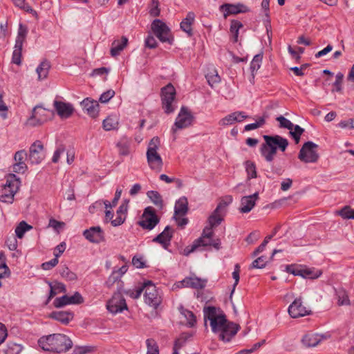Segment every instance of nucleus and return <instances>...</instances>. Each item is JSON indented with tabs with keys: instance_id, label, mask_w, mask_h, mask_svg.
Here are the masks:
<instances>
[{
	"instance_id": "f257e3e1",
	"label": "nucleus",
	"mask_w": 354,
	"mask_h": 354,
	"mask_svg": "<svg viewBox=\"0 0 354 354\" xmlns=\"http://www.w3.org/2000/svg\"><path fill=\"white\" fill-rule=\"evenodd\" d=\"M204 317L210 322L212 332L223 342H230L239 330V326L228 322L225 314L214 306L205 308Z\"/></svg>"
},
{
	"instance_id": "f03ea898",
	"label": "nucleus",
	"mask_w": 354,
	"mask_h": 354,
	"mask_svg": "<svg viewBox=\"0 0 354 354\" xmlns=\"http://www.w3.org/2000/svg\"><path fill=\"white\" fill-rule=\"evenodd\" d=\"M38 344L44 351L62 353L68 351L72 347L73 342L66 335L55 333L40 337Z\"/></svg>"
},
{
	"instance_id": "7ed1b4c3",
	"label": "nucleus",
	"mask_w": 354,
	"mask_h": 354,
	"mask_svg": "<svg viewBox=\"0 0 354 354\" xmlns=\"http://www.w3.org/2000/svg\"><path fill=\"white\" fill-rule=\"evenodd\" d=\"M263 138L265 142L261 144L259 151L266 161L269 163L273 162L277 149L283 152L288 146V140L278 135H264Z\"/></svg>"
},
{
	"instance_id": "20e7f679",
	"label": "nucleus",
	"mask_w": 354,
	"mask_h": 354,
	"mask_svg": "<svg viewBox=\"0 0 354 354\" xmlns=\"http://www.w3.org/2000/svg\"><path fill=\"white\" fill-rule=\"evenodd\" d=\"M160 142L158 137H153L149 143L146 154L149 167L157 172L162 170L163 165L162 159L158 153Z\"/></svg>"
},
{
	"instance_id": "39448f33",
	"label": "nucleus",
	"mask_w": 354,
	"mask_h": 354,
	"mask_svg": "<svg viewBox=\"0 0 354 354\" xmlns=\"http://www.w3.org/2000/svg\"><path fill=\"white\" fill-rule=\"evenodd\" d=\"M19 183L15 174H12L6 178V183L0 189V197L3 202L12 203L14 196L19 189Z\"/></svg>"
},
{
	"instance_id": "423d86ee",
	"label": "nucleus",
	"mask_w": 354,
	"mask_h": 354,
	"mask_svg": "<svg viewBox=\"0 0 354 354\" xmlns=\"http://www.w3.org/2000/svg\"><path fill=\"white\" fill-rule=\"evenodd\" d=\"M318 145L312 141L305 142L301 148L298 158L305 163H315L317 162L319 156L317 151Z\"/></svg>"
},
{
	"instance_id": "0eeeda50",
	"label": "nucleus",
	"mask_w": 354,
	"mask_h": 354,
	"mask_svg": "<svg viewBox=\"0 0 354 354\" xmlns=\"http://www.w3.org/2000/svg\"><path fill=\"white\" fill-rule=\"evenodd\" d=\"M175 95L176 89L171 83H169L167 85L161 88V100L162 109L167 114L173 113L175 110L174 106L172 105V102L175 99Z\"/></svg>"
},
{
	"instance_id": "6e6552de",
	"label": "nucleus",
	"mask_w": 354,
	"mask_h": 354,
	"mask_svg": "<svg viewBox=\"0 0 354 354\" xmlns=\"http://www.w3.org/2000/svg\"><path fill=\"white\" fill-rule=\"evenodd\" d=\"M151 30L154 35L161 42L171 44L173 37L171 35L170 29L160 19H154L151 24Z\"/></svg>"
},
{
	"instance_id": "1a4fd4ad",
	"label": "nucleus",
	"mask_w": 354,
	"mask_h": 354,
	"mask_svg": "<svg viewBox=\"0 0 354 354\" xmlns=\"http://www.w3.org/2000/svg\"><path fill=\"white\" fill-rule=\"evenodd\" d=\"M106 309L113 315L122 313L124 310L128 309L126 300L122 296L120 289H118L107 301Z\"/></svg>"
},
{
	"instance_id": "9d476101",
	"label": "nucleus",
	"mask_w": 354,
	"mask_h": 354,
	"mask_svg": "<svg viewBox=\"0 0 354 354\" xmlns=\"http://www.w3.org/2000/svg\"><path fill=\"white\" fill-rule=\"evenodd\" d=\"M144 290L145 303L156 308L160 304L161 300L156 286L153 284L151 281H147L143 283V291Z\"/></svg>"
},
{
	"instance_id": "9b49d317",
	"label": "nucleus",
	"mask_w": 354,
	"mask_h": 354,
	"mask_svg": "<svg viewBox=\"0 0 354 354\" xmlns=\"http://www.w3.org/2000/svg\"><path fill=\"white\" fill-rule=\"evenodd\" d=\"M193 119L194 117L188 109L182 106L171 131L175 133L177 129H182L189 127L193 122Z\"/></svg>"
},
{
	"instance_id": "f8f14e48",
	"label": "nucleus",
	"mask_w": 354,
	"mask_h": 354,
	"mask_svg": "<svg viewBox=\"0 0 354 354\" xmlns=\"http://www.w3.org/2000/svg\"><path fill=\"white\" fill-rule=\"evenodd\" d=\"M159 223V218L152 207H147L145 209L142 214V220L140 221V225L144 228L151 230Z\"/></svg>"
},
{
	"instance_id": "ddd939ff",
	"label": "nucleus",
	"mask_w": 354,
	"mask_h": 354,
	"mask_svg": "<svg viewBox=\"0 0 354 354\" xmlns=\"http://www.w3.org/2000/svg\"><path fill=\"white\" fill-rule=\"evenodd\" d=\"M219 10L223 13V17L227 19V17L230 15L248 12L250 11V8L241 3H225L220 6Z\"/></svg>"
},
{
	"instance_id": "4468645a",
	"label": "nucleus",
	"mask_w": 354,
	"mask_h": 354,
	"mask_svg": "<svg viewBox=\"0 0 354 354\" xmlns=\"http://www.w3.org/2000/svg\"><path fill=\"white\" fill-rule=\"evenodd\" d=\"M45 158L44 147L40 140L34 142L29 148L28 160L31 164H39Z\"/></svg>"
},
{
	"instance_id": "2eb2a0df",
	"label": "nucleus",
	"mask_w": 354,
	"mask_h": 354,
	"mask_svg": "<svg viewBox=\"0 0 354 354\" xmlns=\"http://www.w3.org/2000/svg\"><path fill=\"white\" fill-rule=\"evenodd\" d=\"M83 301L84 299L82 295L78 292H75L72 296L65 295L62 297H57L53 301V306L55 308H59L69 304H80Z\"/></svg>"
},
{
	"instance_id": "dca6fc26",
	"label": "nucleus",
	"mask_w": 354,
	"mask_h": 354,
	"mask_svg": "<svg viewBox=\"0 0 354 354\" xmlns=\"http://www.w3.org/2000/svg\"><path fill=\"white\" fill-rule=\"evenodd\" d=\"M83 235L91 243H100L104 241V234L100 226L91 227L83 232Z\"/></svg>"
},
{
	"instance_id": "f3484780",
	"label": "nucleus",
	"mask_w": 354,
	"mask_h": 354,
	"mask_svg": "<svg viewBox=\"0 0 354 354\" xmlns=\"http://www.w3.org/2000/svg\"><path fill=\"white\" fill-rule=\"evenodd\" d=\"M310 310L304 306L301 299H296L288 307V313L292 318H298L310 314Z\"/></svg>"
},
{
	"instance_id": "a211bd4d",
	"label": "nucleus",
	"mask_w": 354,
	"mask_h": 354,
	"mask_svg": "<svg viewBox=\"0 0 354 354\" xmlns=\"http://www.w3.org/2000/svg\"><path fill=\"white\" fill-rule=\"evenodd\" d=\"M328 337V335L308 333L303 337L301 342L306 347H314Z\"/></svg>"
},
{
	"instance_id": "6ab92c4d",
	"label": "nucleus",
	"mask_w": 354,
	"mask_h": 354,
	"mask_svg": "<svg viewBox=\"0 0 354 354\" xmlns=\"http://www.w3.org/2000/svg\"><path fill=\"white\" fill-rule=\"evenodd\" d=\"M27 158V153L25 150H20L15 153L13 165V171L19 174H24L27 169V165L24 160Z\"/></svg>"
},
{
	"instance_id": "aec40b11",
	"label": "nucleus",
	"mask_w": 354,
	"mask_h": 354,
	"mask_svg": "<svg viewBox=\"0 0 354 354\" xmlns=\"http://www.w3.org/2000/svg\"><path fill=\"white\" fill-rule=\"evenodd\" d=\"M225 205V203H220L209 216L208 223L211 227L218 226L223 221Z\"/></svg>"
},
{
	"instance_id": "412c9836",
	"label": "nucleus",
	"mask_w": 354,
	"mask_h": 354,
	"mask_svg": "<svg viewBox=\"0 0 354 354\" xmlns=\"http://www.w3.org/2000/svg\"><path fill=\"white\" fill-rule=\"evenodd\" d=\"M248 118V115L243 111H235L233 112L225 118H222L218 124L221 126H227L234 124L235 122H241L244 119Z\"/></svg>"
},
{
	"instance_id": "4be33fe9",
	"label": "nucleus",
	"mask_w": 354,
	"mask_h": 354,
	"mask_svg": "<svg viewBox=\"0 0 354 354\" xmlns=\"http://www.w3.org/2000/svg\"><path fill=\"white\" fill-rule=\"evenodd\" d=\"M259 198V194L257 192L242 197L241 200V207L239 210L241 213L250 212L256 204V201Z\"/></svg>"
},
{
	"instance_id": "5701e85b",
	"label": "nucleus",
	"mask_w": 354,
	"mask_h": 354,
	"mask_svg": "<svg viewBox=\"0 0 354 354\" xmlns=\"http://www.w3.org/2000/svg\"><path fill=\"white\" fill-rule=\"evenodd\" d=\"M172 233L171 228L169 226H167L160 234L153 239V241L160 243L165 249H167L170 245Z\"/></svg>"
},
{
	"instance_id": "b1692460",
	"label": "nucleus",
	"mask_w": 354,
	"mask_h": 354,
	"mask_svg": "<svg viewBox=\"0 0 354 354\" xmlns=\"http://www.w3.org/2000/svg\"><path fill=\"white\" fill-rule=\"evenodd\" d=\"M54 107L57 114L61 118H67L71 115L73 112V106L71 104L60 101H54Z\"/></svg>"
},
{
	"instance_id": "393cba45",
	"label": "nucleus",
	"mask_w": 354,
	"mask_h": 354,
	"mask_svg": "<svg viewBox=\"0 0 354 354\" xmlns=\"http://www.w3.org/2000/svg\"><path fill=\"white\" fill-rule=\"evenodd\" d=\"M82 106L91 117L95 118L98 115L99 104L97 101L86 98L82 102Z\"/></svg>"
},
{
	"instance_id": "a878e982",
	"label": "nucleus",
	"mask_w": 354,
	"mask_h": 354,
	"mask_svg": "<svg viewBox=\"0 0 354 354\" xmlns=\"http://www.w3.org/2000/svg\"><path fill=\"white\" fill-rule=\"evenodd\" d=\"M184 287L194 289H203L205 287L207 281L196 277H186L181 281Z\"/></svg>"
},
{
	"instance_id": "bb28decb",
	"label": "nucleus",
	"mask_w": 354,
	"mask_h": 354,
	"mask_svg": "<svg viewBox=\"0 0 354 354\" xmlns=\"http://www.w3.org/2000/svg\"><path fill=\"white\" fill-rule=\"evenodd\" d=\"M44 111L41 106H36L32 110V115L28 119L27 124L32 127L41 124L44 120L40 116Z\"/></svg>"
},
{
	"instance_id": "cd10ccee",
	"label": "nucleus",
	"mask_w": 354,
	"mask_h": 354,
	"mask_svg": "<svg viewBox=\"0 0 354 354\" xmlns=\"http://www.w3.org/2000/svg\"><path fill=\"white\" fill-rule=\"evenodd\" d=\"M212 238L207 239L203 236L197 239L193 242V244L191 246L187 247L183 252L184 255L188 256L190 253L195 251L198 248L201 246H210L212 243Z\"/></svg>"
},
{
	"instance_id": "c85d7f7f",
	"label": "nucleus",
	"mask_w": 354,
	"mask_h": 354,
	"mask_svg": "<svg viewBox=\"0 0 354 354\" xmlns=\"http://www.w3.org/2000/svg\"><path fill=\"white\" fill-rule=\"evenodd\" d=\"M73 313L71 311H54L49 315L50 318L65 325L68 324L73 319Z\"/></svg>"
},
{
	"instance_id": "c756f323",
	"label": "nucleus",
	"mask_w": 354,
	"mask_h": 354,
	"mask_svg": "<svg viewBox=\"0 0 354 354\" xmlns=\"http://www.w3.org/2000/svg\"><path fill=\"white\" fill-rule=\"evenodd\" d=\"M195 14L193 12H189L186 17L180 23V28L187 33L189 36L192 35V26L194 21Z\"/></svg>"
},
{
	"instance_id": "7c9ffc66",
	"label": "nucleus",
	"mask_w": 354,
	"mask_h": 354,
	"mask_svg": "<svg viewBox=\"0 0 354 354\" xmlns=\"http://www.w3.org/2000/svg\"><path fill=\"white\" fill-rule=\"evenodd\" d=\"M188 211V201L186 197L180 198L175 204L174 214L176 216H184Z\"/></svg>"
},
{
	"instance_id": "2f4dec72",
	"label": "nucleus",
	"mask_w": 354,
	"mask_h": 354,
	"mask_svg": "<svg viewBox=\"0 0 354 354\" xmlns=\"http://www.w3.org/2000/svg\"><path fill=\"white\" fill-rule=\"evenodd\" d=\"M127 42L128 39L126 37H122L121 41L115 40L111 44V48L110 50L111 56H118L127 46Z\"/></svg>"
},
{
	"instance_id": "473e14b6",
	"label": "nucleus",
	"mask_w": 354,
	"mask_h": 354,
	"mask_svg": "<svg viewBox=\"0 0 354 354\" xmlns=\"http://www.w3.org/2000/svg\"><path fill=\"white\" fill-rule=\"evenodd\" d=\"M47 283L50 287V292L47 302H48L57 294L60 292L65 293L66 292V286L62 283L55 282V284H53L51 282L49 281H48Z\"/></svg>"
},
{
	"instance_id": "72a5a7b5",
	"label": "nucleus",
	"mask_w": 354,
	"mask_h": 354,
	"mask_svg": "<svg viewBox=\"0 0 354 354\" xmlns=\"http://www.w3.org/2000/svg\"><path fill=\"white\" fill-rule=\"evenodd\" d=\"M50 68V64L47 60H44L40 63L36 69V72L38 75V79L39 80H44L47 77Z\"/></svg>"
},
{
	"instance_id": "f704fd0d",
	"label": "nucleus",
	"mask_w": 354,
	"mask_h": 354,
	"mask_svg": "<svg viewBox=\"0 0 354 354\" xmlns=\"http://www.w3.org/2000/svg\"><path fill=\"white\" fill-rule=\"evenodd\" d=\"M102 126L105 131L115 129L118 126V120L115 116H108L103 120Z\"/></svg>"
},
{
	"instance_id": "c9c22d12",
	"label": "nucleus",
	"mask_w": 354,
	"mask_h": 354,
	"mask_svg": "<svg viewBox=\"0 0 354 354\" xmlns=\"http://www.w3.org/2000/svg\"><path fill=\"white\" fill-rule=\"evenodd\" d=\"M147 196L150 198L151 201L161 209L163 207V201L161 195L156 191H149L147 193Z\"/></svg>"
},
{
	"instance_id": "e433bc0d",
	"label": "nucleus",
	"mask_w": 354,
	"mask_h": 354,
	"mask_svg": "<svg viewBox=\"0 0 354 354\" xmlns=\"http://www.w3.org/2000/svg\"><path fill=\"white\" fill-rule=\"evenodd\" d=\"M32 228V227L28 225L26 221H21L15 228L16 236L19 239H22L24 234Z\"/></svg>"
},
{
	"instance_id": "4c0bfd02",
	"label": "nucleus",
	"mask_w": 354,
	"mask_h": 354,
	"mask_svg": "<svg viewBox=\"0 0 354 354\" xmlns=\"http://www.w3.org/2000/svg\"><path fill=\"white\" fill-rule=\"evenodd\" d=\"M130 142L127 138H124L121 139L117 144L119 149V153L122 156H127L129 153Z\"/></svg>"
},
{
	"instance_id": "58836bf2",
	"label": "nucleus",
	"mask_w": 354,
	"mask_h": 354,
	"mask_svg": "<svg viewBox=\"0 0 354 354\" xmlns=\"http://www.w3.org/2000/svg\"><path fill=\"white\" fill-rule=\"evenodd\" d=\"M23 45L15 44L14 47V50L12 53V62L17 64L20 65L21 63V52H22Z\"/></svg>"
},
{
	"instance_id": "ea45409f",
	"label": "nucleus",
	"mask_w": 354,
	"mask_h": 354,
	"mask_svg": "<svg viewBox=\"0 0 354 354\" xmlns=\"http://www.w3.org/2000/svg\"><path fill=\"white\" fill-rule=\"evenodd\" d=\"M245 167L248 174V179L255 178L257 177L254 162L250 160H247L245 162Z\"/></svg>"
},
{
	"instance_id": "a19ab883",
	"label": "nucleus",
	"mask_w": 354,
	"mask_h": 354,
	"mask_svg": "<svg viewBox=\"0 0 354 354\" xmlns=\"http://www.w3.org/2000/svg\"><path fill=\"white\" fill-rule=\"evenodd\" d=\"M59 273L64 279L68 281H74L77 279L76 274L71 271L69 268L65 265L61 266L59 269Z\"/></svg>"
},
{
	"instance_id": "79ce46f5",
	"label": "nucleus",
	"mask_w": 354,
	"mask_h": 354,
	"mask_svg": "<svg viewBox=\"0 0 354 354\" xmlns=\"http://www.w3.org/2000/svg\"><path fill=\"white\" fill-rule=\"evenodd\" d=\"M27 33V28L25 26L20 24L18 29L17 36L15 40V44L23 45L24 42L26 40Z\"/></svg>"
},
{
	"instance_id": "37998d69",
	"label": "nucleus",
	"mask_w": 354,
	"mask_h": 354,
	"mask_svg": "<svg viewBox=\"0 0 354 354\" xmlns=\"http://www.w3.org/2000/svg\"><path fill=\"white\" fill-rule=\"evenodd\" d=\"M122 294L124 293L125 295L129 296L130 297L133 299H138L140 297L142 292H143V284L138 288H136L134 289H129L127 290H122Z\"/></svg>"
},
{
	"instance_id": "c03bdc74",
	"label": "nucleus",
	"mask_w": 354,
	"mask_h": 354,
	"mask_svg": "<svg viewBox=\"0 0 354 354\" xmlns=\"http://www.w3.org/2000/svg\"><path fill=\"white\" fill-rule=\"evenodd\" d=\"M338 214L344 219H354V209L350 206H344L339 211Z\"/></svg>"
},
{
	"instance_id": "a18cd8bd",
	"label": "nucleus",
	"mask_w": 354,
	"mask_h": 354,
	"mask_svg": "<svg viewBox=\"0 0 354 354\" xmlns=\"http://www.w3.org/2000/svg\"><path fill=\"white\" fill-rule=\"evenodd\" d=\"M21 350V345L14 342H9L5 350V354H19Z\"/></svg>"
},
{
	"instance_id": "49530a36",
	"label": "nucleus",
	"mask_w": 354,
	"mask_h": 354,
	"mask_svg": "<svg viewBox=\"0 0 354 354\" xmlns=\"http://www.w3.org/2000/svg\"><path fill=\"white\" fill-rule=\"evenodd\" d=\"M242 27L243 24L241 21L235 19L231 21L230 31L234 35L235 41H237V38L239 36V30Z\"/></svg>"
},
{
	"instance_id": "de8ad7c7",
	"label": "nucleus",
	"mask_w": 354,
	"mask_h": 354,
	"mask_svg": "<svg viewBox=\"0 0 354 354\" xmlns=\"http://www.w3.org/2000/svg\"><path fill=\"white\" fill-rule=\"evenodd\" d=\"M205 77L211 87H213L214 84H216L221 82V77L216 71H214L213 73H209L206 75Z\"/></svg>"
},
{
	"instance_id": "09e8293b",
	"label": "nucleus",
	"mask_w": 354,
	"mask_h": 354,
	"mask_svg": "<svg viewBox=\"0 0 354 354\" xmlns=\"http://www.w3.org/2000/svg\"><path fill=\"white\" fill-rule=\"evenodd\" d=\"M262 59H263L262 54H257L253 57V59L250 63V69H251L252 73L254 71H257L259 69V68L261 67V62H262Z\"/></svg>"
},
{
	"instance_id": "8fccbe9b",
	"label": "nucleus",
	"mask_w": 354,
	"mask_h": 354,
	"mask_svg": "<svg viewBox=\"0 0 354 354\" xmlns=\"http://www.w3.org/2000/svg\"><path fill=\"white\" fill-rule=\"evenodd\" d=\"M322 271L317 270L315 272L310 268H306L303 267L302 277L308 279H317L322 274Z\"/></svg>"
},
{
	"instance_id": "3c124183",
	"label": "nucleus",
	"mask_w": 354,
	"mask_h": 354,
	"mask_svg": "<svg viewBox=\"0 0 354 354\" xmlns=\"http://www.w3.org/2000/svg\"><path fill=\"white\" fill-rule=\"evenodd\" d=\"M336 296L339 305H345L348 304V297L346 291L343 289L336 290Z\"/></svg>"
},
{
	"instance_id": "603ef678",
	"label": "nucleus",
	"mask_w": 354,
	"mask_h": 354,
	"mask_svg": "<svg viewBox=\"0 0 354 354\" xmlns=\"http://www.w3.org/2000/svg\"><path fill=\"white\" fill-rule=\"evenodd\" d=\"M146 344L147 347V354H159L158 346L153 339H147Z\"/></svg>"
},
{
	"instance_id": "864d4df0",
	"label": "nucleus",
	"mask_w": 354,
	"mask_h": 354,
	"mask_svg": "<svg viewBox=\"0 0 354 354\" xmlns=\"http://www.w3.org/2000/svg\"><path fill=\"white\" fill-rule=\"evenodd\" d=\"M277 120L279 122L280 127L287 129L290 131L293 130L294 124L285 117L280 115L277 118Z\"/></svg>"
},
{
	"instance_id": "5fc2aeb1",
	"label": "nucleus",
	"mask_w": 354,
	"mask_h": 354,
	"mask_svg": "<svg viewBox=\"0 0 354 354\" xmlns=\"http://www.w3.org/2000/svg\"><path fill=\"white\" fill-rule=\"evenodd\" d=\"M158 0H152L149 6V14L152 17H158L160 13Z\"/></svg>"
},
{
	"instance_id": "6e6d98bb",
	"label": "nucleus",
	"mask_w": 354,
	"mask_h": 354,
	"mask_svg": "<svg viewBox=\"0 0 354 354\" xmlns=\"http://www.w3.org/2000/svg\"><path fill=\"white\" fill-rule=\"evenodd\" d=\"M286 270L295 276L302 277L303 267L301 266L289 265L286 266Z\"/></svg>"
},
{
	"instance_id": "4d7b16f0",
	"label": "nucleus",
	"mask_w": 354,
	"mask_h": 354,
	"mask_svg": "<svg viewBox=\"0 0 354 354\" xmlns=\"http://www.w3.org/2000/svg\"><path fill=\"white\" fill-rule=\"evenodd\" d=\"M267 258L264 256H261L255 259L250 266V268H263L267 263Z\"/></svg>"
},
{
	"instance_id": "13d9d810",
	"label": "nucleus",
	"mask_w": 354,
	"mask_h": 354,
	"mask_svg": "<svg viewBox=\"0 0 354 354\" xmlns=\"http://www.w3.org/2000/svg\"><path fill=\"white\" fill-rule=\"evenodd\" d=\"M264 123H265L264 118L261 117L259 118V120L256 122L248 124L245 125L244 127V130L246 131H249L251 130L258 129L260 127L263 126L264 124Z\"/></svg>"
},
{
	"instance_id": "bf43d9fd",
	"label": "nucleus",
	"mask_w": 354,
	"mask_h": 354,
	"mask_svg": "<svg viewBox=\"0 0 354 354\" xmlns=\"http://www.w3.org/2000/svg\"><path fill=\"white\" fill-rule=\"evenodd\" d=\"M344 78V75L342 73H338L335 76V81L333 83V91L340 92L342 91V84Z\"/></svg>"
},
{
	"instance_id": "052dcab7",
	"label": "nucleus",
	"mask_w": 354,
	"mask_h": 354,
	"mask_svg": "<svg viewBox=\"0 0 354 354\" xmlns=\"http://www.w3.org/2000/svg\"><path fill=\"white\" fill-rule=\"evenodd\" d=\"M182 314H183L184 316L185 317V318L187 319V324L190 327L194 326V325L195 324V323L196 322V317H195L194 314L192 311L188 310H184L182 312Z\"/></svg>"
},
{
	"instance_id": "680f3d73",
	"label": "nucleus",
	"mask_w": 354,
	"mask_h": 354,
	"mask_svg": "<svg viewBox=\"0 0 354 354\" xmlns=\"http://www.w3.org/2000/svg\"><path fill=\"white\" fill-rule=\"evenodd\" d=\"M273 237V235H268L267 236L264 241H263V243L254 251L253 252V255L254 256H257L258 255L260 252H263L266 246V245L268 244V243L272 239V238Z\"/></svg>"
},
{
	"instance_id": "e2e57ef3",
	"label": "nucleus",
	"mask_w": 354,
	"mask_h": 354,
	"mask_svg": "<svg viewBox=\"0 0 354 354\" xmlns=\"http://www.w3.org/2000/svg\"><path fill=\"white\" fill-rule=\"evenodd\" d=\"M115 95V91L109 90L103 93L100 97V101L102 103L108 102Z\"/></svg>"
},
{
	"instance_id": "0e129e2a",
	"label": "nucleus",
	"mask_w": 354,
	"mask_h": 354,
	"mask_svg": "<svg viewBox=\"0 0 354 354\" xmlns=\"http://www.w3.org/2000/svg\"><path fill=\"white\" fill-rule=\"evenodd\" d=\"M58 259L55 257L49 261L43 263L41 264V268L43 270H49L56 266L58 263Z\"/></svg>"
},
{
	"instance_id": "69168bd1",
	"label": "nucleus",
	"mask_w": 354,
	"mask_h": 354,
	"mask_svg": "<svg viewBox=\"0 0 354 354\" xmlns=\"http://www.w3.org/2000/svg\"><path fill=\"white\" fill-rule=\"evenodd\" d=\"M120 274L113 270L106 281L107 286L109 287L113 286L115 282L120 281Z\"/></svg>"
},
{
	"instance_id": "338daca9",
	"label": "nucleus",
	"mask_w": 354,
	"mask_h": 354,
	"mask_svg": "<svg viewBox=\"0 0 354 354\" xmlns=\"http://www.w3.org/2000/svg\"><path fill=\"white\" fill-rule=\"evenodd\" d=\"M120 274L113 270L106 281L107 286L109 287L113 286L115 282L120 281Z\"/></svg>"
},
{
	"instance_id": "774afa93",
	"label": "nucleus",
	"mask_w": 354,
	"mask_h": 354,
	"mask_svg": "<svg viewBox=\"0 0 354 354\" xmlns=\"http://www.w3.org/2000/svg\"><path fill=\"white\" fill-rule=\"evenodd\" d=\"M94 350L93 346H77L75 348V352L77 354H86L88 353H91Z\"/></svg>"
}]
</instances>
